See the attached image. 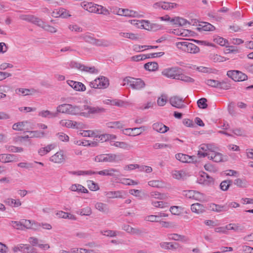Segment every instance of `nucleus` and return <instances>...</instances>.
<instances>
[{
    "label": "nucleus",
    "instance_id": "nucleus-20",
    "mask_svg": "<svg viewBox=\"0 0 253 253\" xmlns=\"http://www.w3.org/2000/svg\"><path fill=\"white\" fill-rule=\"evenodd\" d=\"M152 128L157 132L164 133L169 130V127L162 123H155L152 125Z\"/></svg>",
    "mask_w": 253,
    "mask_h": 253
},
{
    "label": "nucleus",
    "instance_id": "nucleus-31",
    "mask_svg": "<svg viewBox=\"0 0 253 253\" xmlns=\"http://www.w3.org/2000/svg\"><path fill=\"white\" fill-rule=\"evenodd\" d=\"M70 189L72 191L87 193H88V190L83 185L79 184H75L72 185Z\"/></svg>",
    "mask_w": 253,
    "mask_h": 253
},
{
    "label": "nucleus",
    "instance_id": "nucleus-63",
    "mask_svg": "<svg viewBox=\"0 0 253 253\" xmlns=\"http://www.w3.org/2000/svg\"><path fill=\"white\" fill-rule=\"evenodd\" d=\"M87 185L88 188L92 191H96L99 189L98 185L93 181L88 180Z\"/></svg>",
    "mask_w": 253,
    "mask_h": 253
},
{
    "label": "nucleus",
    "instance_id": "nucleus-49",
    "mask_svg": "<svg viewBox=\"0 0 253 253\" xmlns=\"http://www.w3.org/2000/svg\"><path fill=\"white\" fill-rule=\"evenodd\" d=\"M96 8L97 9V11L96 12L97 14L108 15L110 13L109 10L102 5L97 4Z\"/></svg>",
    "mask_w": 253,
    "mask_h": 253
},
{
    "label": "nucleus",
    "instance_id": "nucleus-46",
    "mask_svg": "<svg viewBox=\"0 0 253 253\" xmlns=\"http://www.w3.org/2000/svg\"><path fill=\"white\" fill-rule=\"evenodd\" d=\"M162 216H166L165 213H161L159 215H147L145 217V220L146 221H150V222H157L158 221V219L160 217Z\"/></svg>",
    "mask_w": 253,
    "mask_h": 253
},
{
    "label": "nucleus",
    "instance_id": "nucleus-54",
    "mask_svg": "<svg viewBox=\"0 0 253 253\" xmlns=\"http://www.w3.org/2000/svg\"><path fill=\"white\" fill-rule=\"evenodd\" d=\"M148 185L153 187L160 188L164 186V183L160 180H153L149 181Z\"/></svg>",
    "mask_w": 253,
    "mask_h": 253
},
{
    "label": "nucleus",
    "instance_id": "nucleus-51",
    "mask_svg": "<svg viewBox=\"0 0 253 253\" xmlns=\"http://www.w3.org/2000/svg\"><path fill=\"white\" fill-rule=\"evenodd\" d=\"M234 184L239 187L245 188L248 186V182L245 179L237 178L234 180Z\"/></svg>",
    "mask_w": 253,
    "mask_h": 253
},
{
    "label": "nucleus",
    "instance_id": "nucleus-45",
    "mask_svg": "<svg viewBox=\"0 0 253 253\" xmlns=\"http://www.w3.org/2000/svg\"><path fill=\"white\" fill-rule=\"evenodd\" d=\"M177 80H181L187 83H192L194 82V80L193 78L183 74L182 73V70L180 73L179 76Z\"/></svg>",
    "mask_w": 253,
    "mask_h": 253
},
{
    "label": "nucleus",
    "instance_id": "nucleus-32",
    "mask_svg": "<svg viewBox=\"0 0 253 253\" xmlns=\"http://www.w3.org/2000/svg\"><path fill=\"white\" fill-rule=\"evenodd\" d=\"M111 42L106 40L104 39H95V41L94 42L93 45L96 46H103V47H108L111 45Z\"/></svg>",
    "mask_w": 253,
    "mask_h": 253
},
{
    "label": "nucleus",
    "instance_id": "nucleus-37",
    "mask_svg": "<svg viewBox=\"0 0 253 253\" xmlns=\"http://www.w3.org/2000/svg\"><path fill=\"white\" fill-rule=\"evenodd\" d=\"M92 213L91 209L89 207L80 209L77 211V213L80 215L90 216Z\"/></svg>",
    "mask_w": 253,
    "mask_h": 253
},
{
    "label": "nucleus",
    "instance_id": "nucleus-53",
    "mask_svg": "<svg viewBox=\"0 0 253 253\" xmlns=\"http://www.w3.org/2000/svg\"><path fill=\"white\" fill-rule=\"evenodd\" d=\"M56 136L61 141L67 142L69 141V137L64 132H58L56 133Z\"/></svg>",
    "mask_w": 253,
    "mask_h": 253
},
{
    "label": "nucleus",
    "instance_id": "nucleus-5",
    "mask_svg": "<svg viewBox=\"0 0 253 253\" xmlns=\"http://www.w3.org/2000/svg\"><path fill=\"white\" fill-rule=\"evenodd\" d=\"M124 81L127 83L133 89H141L144 87V82L140 79H134L130 77H127L124 79Z\"/></svg>",
    "mask_w": 253,
    "mask_h": 253
},
{
    "label": "nucleus",
    "instance_id": "nucleus-18",
    "mask_svg": "<svg viewBox=\"0 0 253 253\" xmlns=\"http://www.w3.org/2000/svg\"><path fill=\"white\" fill-rule=\"evenodd\" d=\"M177 160L182 163H193L196 161L195 156H190L187 155L179 153L175 155Z\"/></svg>",
    "mask_w": 253,
    "mask_h": 253
},
{
    "label": "nucleus",
    "instance_id": "nucleus-64",
    "mask_svg": "<svg viewBox=\"0 0 253 253\" xmlns=\"http://www.w3.org/2000/svg\"><path fill=\"white\" fill-rule=\"evenodd\" d=\"M189 42L188 41L177 42L176 43V46L178 48L185 51Z\"/></svg>",
    "mask_w": 253,
    "mask_h": 253
},
{
    "label": "nucleus",
    "instance_id": "nucleus-35",
    "mask_svg": "<svg viewBox=\"0 0 253 253\" xmlns=\"http://www.w3.org/2000/svg\"><path fill=\"white\" fill-rule=\"evenodd\" d=\"M95 208L100 212L107 213L109 212V208L106 204L98 202L95 205Z\"/></svg>",
    "mask_w": 253,
    "mask_h": 253
},
{
    "label": "nucleus",
    "instance_id": "nucleus-34",
    "mask_svg": "<svg viewBox=\"0 0 253 253\" xmlns=\"http://www.w3.org/2000/svg\"><path fill=\"white\" fill-rule=\"evenodd\" d=\"M58 113H53L48 110H42L39 113V116L43 118H52L57 116Z\"/></svg>",
    "mask_w": 253,
    "mask_h": 253
},
{
    "label": "nucleus",
    "instance_id": "nucleus-42",
    "mask_svg": "<svg viewBox=\"0 0 253 253\" xmlns=\"http://www.w3.org/2000/svg\"><path fill=\"white\" fill-rule=\"evenodd\" d=\"M106 125L108 127L111 128H121L124 126L123 123L120 121L109 122Z\"/></svg>",
    "mask_w": 253,
    "mask_h": 253
},
{
    "label": "nucleus",
    "instance_id": "nucleus-21",
    "mask_svg": "<svg viewBox=\"0 0 253 253\" xmlns=\"http://www.w3.org/2000/svg\"><path fill=\"white\" fill-rule=\"evenodd\" d=\"M20 18L21 20L31 22L37 25H38L39 23H41V19L32 15H21L20 16Z\"/></svg>",
    "mask_w": 253,
    "mask_h": 253
},
{
    "label": "nucleus",
    "instance_id": "nucleus-43",
    "mask_svg": "<svg viewBox=\"0 0 253 253\" xmlns=\"http://www.w3.org/2000/svg\"><path fill=\"white\" fill-rule=\"evenodd\" d=\"M227 231L228 230H234L238 232L242 231L244 229V227L239 224H233L230 223L227 225Z\"/></svg>",
    "mask_w": 253,
    "mask_h": 253
},
{
    "label": "nucleus",
    "instance_id": "nucleus-11",
    "mask_svg": "<svg viewBox=\"0 0 253 253\" xmlns=\"http://www.w3.org/2000/svg\"><path fill=\"white\" fill-rule=\"evenodd\" d=\"M169 103L173 106L178 109L186 107L182 97L178 96H173L169 98Z\"/></svg>",
    "mask_w": 253,
    "mask_h": 253
},
{
    "label": "nucleus",
    "instance_id": "nucleus-36",
    "mask_svg": "<svg viewBox=\"0 0 253 253\" xmlns=\"http://www.w3.org/2000/svg\"><path fill=\"white\" fill-rule=\"evenodd\" d=\"M30 133L31 138H41L44 137L46 135V133L44 131L40 130H34L28 131Z\"/></svg>",
    "mask_w": 253,
    "mask_h": 253
},
{
    "label": "nucleus",
    "instance_id": "nucleus-17",
    "mask_svg": "<svg viewBox=\"0 0 253 253\" xmlns=\"http://www.w3.org/2000/svg\"><path fill=\"white\" fill-rule=\"evenodd\" d=\"M67 84L73 89L79 91H84L86 90L85 86L81 82L68 80Z\"/></svg>",
    "mask_w": 253,
    "mask_h": 253
},
{
    "label": "nucleus",
    "instance_id": "nucleus-56",
    "mask_svg": "<svg viewBox=\"0 0 253 253\" xmlns=\"http://www.w3.org/2000/svg\"><path fill=\"white\" fill-rule=\"evenodd\" d=\"M200 26L204 31H212L215 29V27L213 25L207 22H204L202 25H200Z\"/></svg>",
    "mask_w": 253,
    "mask_h": 253
},
{
    "label": "nucleus",
    "instance_id": "nucleus-3",
    "mask_svg": "<svg viewBox=\"0 0 253 253\" xmlns=\"http://www.w3.org/2000/svg\"><path fill=\"white\" fill-rule=\"evenodd\" d=\"M109 85V80L105 77L101 76L89 82V85L91 88L104 89Z\"/></svg>",
    "mask_w": 253,
    "mask_h": 253
},
{
    "label": "nucleus",
    "instance_id": "nucleus-47",
    "mask_svg": "<svg viewBox=\"0 0 253 253\" xmlns=\"http://www.w3.org/2000/svg\"><path fill=\"white\" fill-rule=\"evenodd\" d=\"M81 71L90 74H96L98 73V70L96 69L94 66L88 67L84 65H82Z\"/></svg>",
    "mask_w": 253,
    "mask_h": 253
},
{
    "label": "nucleus",
    "instance_id": "nucleus-14",
    "mask_svg": "<svg viewBox=\"0 0 253 253\" xmlns=\"http://www.w3.org/2000/svg\"><path fill=\"white\" fill-rule=\"evenodd\" d=\"M214 145V144L211 143L201 144L198 151V155L199 157H203V154H208L211 150H213Z\"/></svg>",
    "mask_w": 253,
    "mask_h": 253
},
{
    "label": "nucleus",
    "instance_id": "nucleus-1",
    "mask_svg": "<svg viewBox=\"0 0 253 253\" xmlns=\"http://www.w3.org/2000/svg\"><path fill=\"white\" fill-rule=\"evenodd\" d=\"M57 113L67 114L71 115H79L85 118L89 117L91 115L104 113L105 109L99 107H91L87 105L82 107L73 106L69 104H63L56 108Z\"/></svg>",
    "mask_w": 253,
    "mask_h": 253
},
{
    "label": "nucleus",
    "instance_id": "nucleus-52",
    "mask_svg": "<svg viewBox=\"0 0 253 253\" xmlns=\"http://www.w3.org/2000/svg\"><path fill=\"white\" fill-rule=\"evenodd\" d=\"M168 96L165 94H162L157 99V104L159 106H164L167 103Z\"/></svg>",
    "mask_w": 253,
    "mask_h": 253
},
{
    "label": "nucleus",
    "instance_id": "nucleus-9",
    "mask_svg": "<svg viewBox=\"0 0 253 253\" xmlns=\"http://www.w3.org/2000/svg\"><path fill=\"white\" fill-rule=\"evenodd\" d=\"M66 159L64 151L60 150L50 157L49 161L54 164H61L64 163Z\"/></svg>",
    "mask_w": 253,
    "mask_h": 253
},
{
    "label": "nucleus",
    "instance_id": "nucleus-50",
    "mask_svg": "<svg viewBox=\"0 0 253 253\" xmlns=\"http://www.w3.org/2000/svg\"><path fill=\"white\" fill-rule=\"evenodd\" d=\"M122 174L118 169H108V176H113L115 178H118L121 176Z\"/></svg>",
    "mask_w": 253,
    "mask_h": 253
},
{
    "label": "nucleus",
    "instance_id": "nucleus-60",
    "mask_svg": "<svg viewBox=\"0 0 253 253\" xmlns=\"http://www.w3.org/2000/svg\"><path fill=\"white\" fill-rule=\"evenodd\" d=\"M151 204L156 208H164L167 207V203L162 201H152Z\"/></svg>",
    "mask_w": 253,
    "mask_h": 253
},
{
    "label": "nucleus",
    "instance_id": "nucleus-19",
    "mask_svg": "<svg viewBox=\"0 0 253 253\" xmlns=\"http://www.w3.org/2000/svg\"><path fill=\"white\" fill-rule=\"evenodd\" d=\"M17 157L13 154H0V161L2 163H6L13 162H17Z\"/></svg>",
    "mask_w": 253,
    "mask_h": 253
},
{
    "label": "nucleus",
    "instance_id": "nucleus-7",
    "mask_svg": "<svg viewBox=\"0 0 253 253\" xmlns=\"http://www.w3.org/2000/svg\"><path fill=\"white\" fill-rule=\"evenodd\" d=\"M181 71V68L177 67H173L164 69L162 71V74L168 78L177 80Z\"/></svg>",
    "mask_w": 253,
    "mask_h": 253
},
{
    "label": "nucleus",
    "instance_id": "nucleus-24",
    "mask_svg": "<svg viewBox=\"0 0 253 253\" xmlns=\"http://www.w3.org/2000/svg\"><path fill=\"white\" fill-rule=\"evenodd\" d=\"M56 147V145L54 143L48 144L45 147L40 148L38 150V154L41 156H44L53 150Z\"/></svg>",
    "mask_w": 253,
    "mask_h": 253
},
{
    "label": "nucleus",
    "instance_id": "nucleus-44",
    "mask_svg": "<svg viewBox=\"0 0 253 253\" xmlns=\"http://www.w3.org/2000/svg\"><path fill=\"white\" fill-rule=\"evenodd\" d=\"M22 253H37L36 250L28 244H22Z\"/></svg>",
    "mask_w": 253,
    "mask_h": 253
},
{
    "label": "nucleus",
    "instance_id": "nucleus-48",
    "mask_svg": "<svg viewBox=\"0 0 253 253\" xmlns=\"http://www.w3.org/2000/svg\"><path fill=\"white\" fill-rule=\"evenodd\" d=\"M120 36L121 37L128 38L132 40H136L138 39L137 35L132 33L121 32L120 33Z\"/></svg>",
    "mask_w": 253,
    "mask_h": 253
},
{
    "label": "nucleus",
    "instance_id": "nucleus-29",
    "mask_svg": "<svg viewBox=\"0 0 253 253\" xmlns=\"http://www.w3.org/2000/svg\"><path fill=\"white\" fill-rule=\"evenodd\" d=\"M160 247L165 250H176L178 247V244L172 242H162L160 244Z\"/></svg>",
    "mask_w": 253,
    "mask_h": 253
},
{
    "label": "nucleus",
    "instance_id": "nucleus-23",
    "mask_svg": "<svg viewBox=\"0 0 253 253\" xmlns=\"http://www.w3.org/2000/svg\"><path fill=\"white\" fill-rule=\"evenodd\" d=\"M29 124V122L27 121L17 122L13 125L12 129L16 131H23L28 129L27 126Z\"/></svg>",
    "mask_w": 253,
    "mask_h": 253
},
{
    "label": "nucleus",
    "instance_id": "nucleus-59",
    "mask_svg": "<svg viewBox=\"0 0 253 253\" xmlns=\"http://www.w3.org/2000/svg\"><path fill=\"white\" fill-rule=\"evenodd\" d=\"M231 183L232 181L231 180L223 181L220 184V188L222 191H226L228 190Z\"/></svg>",
    "mask_w": 253,
    "mask_h": 253
},
{
    "label": "nucleus",
    "instance_id": "nucleus-39",
    "mask_svg": "<svg viewBox=\"0 0 253 253\" xmlns=\"http://www.w3.org/2000/svg\"><path fill=\"white\" fill-rule=\"evenodd\" d=\"M70 173L73 175L81 176L86 175H92L96 174V172L95 171H93L91 170H78L70 171Z\"/></svg>",
    "mask_w": 253,
    "mask_h": 253
},
{
    "label": "nucleus",
    "instance_id": "nucleus-41",
    "mask_svg": "<svg viewBox=\"0 0 253 253\" xmlns=\"http://www.w3.org/2000/svg\"><path fill=\"white\" fill-rule=\"evenodd\" d=\"M173 178L177 180L183 179L186 176L185 172L182 170H174L172 172Z\"/></svg>",
    "mask_w": 253,
    "mask_h": 253
},
{
    "label": "nucleus",
    "instance_id": "nucleus-28",
    "mask_svg": "<svg viewBox=\"0 0 253 253\" xmlns=\"http://www.w3.org/2000/svg\"><path fill=\"white\" fill-rule=\"evenodd\" d=\"M168 237L169 240H174V241H187L188 238L182 235L173 233V234H169L168 235Z\"/></svg>",
    "mask_w": 253,
    "mask_h": 253
},
{
    "label": "nucleus",
    "instance_id": "nucleus-10",
    "mask_svg": "<svg viewBox=\"0 0 253 253\" xmlns=\"http://www.w3.org/2000/svg\"><path fill=\"white\" fill-rule=\"evenodd\" d=\"M23 230L26 228L27 229H31L35 231H38L41 228V223L37 222L34 220L29 219H22Z\"/></svg>",
    "mask_w": 253,
    "mask_h": 253
},
{
    "label": "nucleus",
    "instance_id": "nucleus-4",
    "mask_svg": "<svg viewBox=\"0 0 253 253\" xmlns=\"http://www.w3.org/2000/svg\"><path fill=\"white\" fill-rule=\"evenodd\" d=\"M181 194L188 199H193L199 202H203L206 201L205 195L197 191L184 190L182 192Z\"/></svg>",
    "mask_w": 253,
    "mask_h": 253
},
{
    "label": "nucleus",
    "instance_id": "nucleus-57",
    "mask_svg": "<svg viewBox=\"0 0 253 253\" xmlns=\"http://www.w3.org/2000/svg\"><path fill=\"white\" fill-rule=\"evenodd\" d=\"M211 59L214 62H221L226 60L225 57L215 54L211 55Z\"/></svg>",
    "mask_w": 253,
    "mask_h": 253
},
{
    "label": "nucleus",
    "instance_id": "nucleus-27",
    "mask_svg": "<svg viewBox=\"0 0 253 253\" xmlns=\"http://www.w3.org/2000/svg\"><path fill=\"white\" fill-rule=\"evenodd\" d=\"M41 23H38V26L42 28L44 30H45L48 32H50L51 33H55L57 32V30L55 27L46 24L43 21H42L41 19Z\"/></svg>",
    "mask_w": 253,
    "mask_h": 253
},
{
    "label": "nucleus",
    "instance_id": "nucleus-16",
    "mask_svg": "<svg viewBox=\"0 0 253 253\" xmlns=\"http://www.w3.org/2000/svg\"><path fill=\"white\" fill-rule=\"evenodd\" d=\"M118 14L121 16L127 17H140L137 12L128 9L119 8Z\"/></svg>",
    "mask_w": 253,
    "mask_h": 253
},
{
    "label": "nucleus",
    "instance_id": "nucleus-38",
    "mask_svg": "<svg viewBox=\"0 0 253 253\" xmlns=\"http://www.w3.org/2000/svg\"><path fill=\"white\" fill-rule=\"evenodd\" d=\"M171 23L175 25H179L180 26H184L186 25L187 23L189 24V22L186 19L179 17H176L172 18L171 21Z\"/></svg>",
    "mask_w": 253,
    "mask_h": 253
},
{
    "label": "nucleus",
    "instance_id": "nucleus-8",
    "mask_svg": "<svg viewBox=\"0 0 253 253\" xmlns=\"http://www.w3.org/2000/svg\"><path fill=\"white\" fill-rule=\"evenodd\" d=\"M227 75L236 82L244 81L248 79V76L245 74L237 70L228 71Z\"/></svg>",
    "mask_w": 253,
    "mask_h": 253
},
{
    "label": "nucleus",
    "instance_id": "nucleus-22",
    "mask_svg": "<svg viewBox=\"0 0 253 253\" xmlns=\"http://www.w3.org/2000/svg\"><path fill=\"white\" fill-rule=\"evenodd\" d=\"M105 196L108 198H125V193L122 191H109L105 192Z\"/></svg>",
    "mask_w": 253,
    "mask_h": 253
},
{
    "label": "nucleus",
    "instance_id": "nucleus-6",
    "mask_svg": "<svg viewBox=\"0 0 253 253\" xmlns=\"http://www.w3.org/2000/svg\"><path fill=\"white\" fill-rule=\"evenodd\" d=\"M178 4L174 2L160 1L154 3L152 7L156 10L162 9L166 10H170L176 8Z\"/></svg>",
    "mask_w": 253,
    "mask_h": 253
},
{
    "label": "nucleus",
    "instance_id": "nucleus-62",
    "mask_svg": "<svg viewBox=\"0 0 253 253\" xmlns=\"http://www.w3.org/2000/svg\"><path fill=\"white\" fill-rule=\"evenodd\" d=\"M207 100L205 98H202L197 101L198 107L201 109H206L208 105L207 104Z\"/></svg>",
    "mask_w": 253,
    "mask_h": 253
},
{
    "label": "nucleus",
    "instance_id": "nucleus-13",
    "mask_svg": "<svg viewBox=\"0 0 253 253\" xmlns=\"http://www.w3.org/2000/svg\"><path fill=\"white\" fill-rule=\"evenodd\" d=\"M145 130V127L142 126L140 127L126 128L123 130V132L124 134L129 136H136L140 134Z\"/></svg>",
    "mask_w": 253,
    "mask_h": 253
},
{
    "label": "nucleus",
    "instance_id": "nucleus-30",
    "mask_svg": "<svg viewBox=\"0 0 253 253\" xmlns=\"http://www.w3.org/2000/svg\"><path fill=\"white\" fill-rule=\"evenodd\" d=\"M209 209L211 211L218 212L228 210V209L224 206L216 205L213 203H211L209 205Z\"/></svg>",
    "mask_w": 253,
    "mask_h": 253
},
{
    "label": "nucleus",
    "instance_id": "nucleus-15",
    "mask_svg": "<svg viewBox=\"0 0 253 253\" xmlns=\"http://www.w3.org/2000/svg\"><path fill=\"white\" fill-rule=\"evenodd\" d=\"M80 5L85 10L89 12L96 13V12L97 11L96 8L97 4L92 2L83 1L81 3Z\"/></svg>",
    "mask_w": 253,
    "mask_h": 253
},
{
    "label": "nucleus",
    "instance_id": "nucleus-2",
    "mask_svg": "<svg viewBox=\"0 0 253 253\" xmlns=\"http://www.w3.org/2000/svg\"><path fill=\"white\" fill-rule=\"evenodd\" d=\"M217 147L214 145L213 150H211L208 154L206 153V155L203 154V158L207 157L208 159L212 160L216 163H219L226 161V160L224 159L223 155L221 153L218 152L217 151Z\"/></svg>",
    "mask_w": 253,
    "mask_h": 253
},
{
    "label": "nucleus",
    "instance_id": "nucleus-26",
    "mask_svg": "<svg viewBox=\"0 0 253 253\" xmlns=\"http://www.w3.org/2000/svg\"><path fill=\"white\" fill-rule=\"evenodd\" d=\"M110 145L113 146L119 147L126 150H129L132 146L125 142H119L111 141Z\"/></svg>",
    "mask_w": 253,
    "mask_h": 253
},
{
    "label": "nucleus",
    "instance_id": "nucleus-40",
    "mask_svg": "<svg viewBox=\"0 0 253 253\" xmlns=\"http://www.w3.org/2000/svg\"><path fill=\"white\" fill-rule=\"evenodd\" d=\"M144 68L149 71H154L158 69V64L155 62H148L144 65Z\"/></svg>",
    "mask_w": 253,
    "mask_h": 253
},
{
    "label": "nucleus",
    "instance_id": "nucleus-12",
    "mask_svg": "<svg viewBox=\"0 0 253 253\" xmlns=\"http://www.w3.org/2000/svg\"><path fill=\"white\" fill-rule=\"evenodd\" d=\"M60 124L62 126L77 129L82 128L83 126V124L82 123L69 120H62L60 121Z\"/></svg>",
    "mask_w": 253,
    "mask_h": 253
},
{
    "label": "nucleus",
    "instance_id": "nucleus-58",
    "mask_svg": "<svg viewBox=\"0 0 253 253\" xmlns=\"http://www.w3.org/2000/svg\"><path fill=\"white\" fill-rule=\"evenodd\" d=\"M202 177L204 178V183L205 184H211L214 182L213 179L206 173L204 172Z\"/></svg>",
    "mask_w": 253,
    "mask_h": 253
},
{
    "label": "nucleus",
    "instance_id": "nucleus-61",
    "mask_svg": "<svg viewBox=\"0 0 253 253\" xmlns=\"http://www.w3.org/2000/svg\"><path fill=\"white\" fill-rule=\"evenodd\" d=\"M17 166L19 168L26 169H32L34 167L33 164L32 163H28V162H21L17 164Z\"/></svg>",
    "mask_w": 253,
    "mask_h": 253
},
{
    "label": "nucleus",
    "instance_id": "nucleus-25",
    "mask_svg": "<svg viewBox=\"0 0 253 253\" xmlns=\"http://www.w3.org/2000/svg\"><path fill=\"white\" fill-rule=\"evenodd\" d=\"M191 210L193 212L200 214L205 211L206 208L203 205L197 203L191 205Z\"/></svg>",
    "mask_w": 253,
    "mask_h": 253
},
{
    "label": "nucleus",
    "instance_id": "nucleus-55",
    "mask_svg": "<svg viewBox=\"0 0 253 253\" xmlns=\"http://www.w3.org/2000/svg\"><path fill=\"white\" fill-rule=\"evenodd\" d=\"M100 233L107 237H114L118 235V232L116 231L108 230L105 231L102 230L100 231Z\"/></svg>",
    "mask_w": 253,
    "mask_h": 253
},
{
    "label": "nucleus",
    "instance_id": "nucleus-33",
    "mask_svg": "<svg viewBox=\"0 0 253 253\" xmlns=\"http://www.w3.org/2000/svg\"><path fill=\"white\" fill-rule=\"evenodd\" d=\"M200 51V49L196 45L189 42L187 48H186L185 52L190 53L196 54Z\"/></svg>",
    "mask_w": 253,
    "mask_h": 253
}]
</instances>
